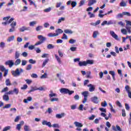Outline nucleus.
Wrapping results in <instances>:
<instances>
[{"label":"nucleus","mask_w":131,"mask_h":131,"mask_svg":"<svg viewBox=\"0 0 131 131\" xmlns=\"http://www.w3.org/2000/svg\"><path fill=\"white\" fill-rule=\"evenodd\" d=\"M20 57V53L19 51H16L15 54V59H19V57Z\"/></svg>","instance_id":"30"},{"label":"nucleus","mask_w":131,"mask_h":131,"mask_svg":"<svg viewBox=\"0 0 131 131\" xmlns=\"http://www.w3.org/2000/svg\"><path fill=\"white\" fill-rule=\"evenodd\" d=\"M3 100L4 101H6V102H8V101L10 100V97H9V95L6 94L3 95Z\"/></svg>","instance_id":"20"},{"label":"nucleus","mask_w":131,"mask_h":131,"mask_svg":"<svg viewBox=\"0 0 131 131\" xmlns=\"http://www.w3.org/2000/svg\"><path fill=\"white\" fill-rule=\"evenodd\" d=\"M13 94L14 93H15V95H18V94H19V89L17 88H14L13 90Z\"/></svg>","instance_id":"43"},{"label":"nucleus","mask_w":131,"mask_h":131,"mask_svg":"<svg viewBox=\"0 0 131 131\" xmlns=\"http://www.w3.org/2000/svg\"><path fill=\"white\" fill-rule=\"evenodd\" d=\"M82 95L83 96L84 98L82 101L83 104L88 102V97H89V91H84L82 93Z\"/></svg>","instance_id":"3"},{"label":"nucleus","mask_w":131,"mask_h":131,"mask_svg":"<svg viewBox=\"0 0 131 131\" xmlns=\"http://www.w3.org/2000/svg\"><path fill=\"white\" fill-rule=\"evenodd\" d=\"M125 90H126L127 93L130 92V88H129V86H128V85L125 86Z\"/></svg>","instance_id":"41"},{"label":"nucleus","mask_w":131,"mask_h":131,"mask_svg":"<svg viewBox=\"0 0 131 131\" xmlns=\"http://www.w3.org/2000/svg\"><path fill=\"white\" fill-rule=\"evenodd\" d=\"M125 109L126 110H127L128 111V110H129V105H128V104L127 103H125Z\"/></svg>","instance_id":"63"},{"label":"nucleus","mask_w":131,"mask_h":131,"mask_svg":"<svg viewBox=\"0 0 131 131\" xmlns=\"http://www.w3.org/2000/svg\"><path fill=\"white\" fill-rule=\"evenodd\" d=\"M50 94L49 95V96L50 99H52L53 97H57V94L54 93L52 90L50 91Z\"/></svg>","instance_id":"19"},{"label":"nucleus","mask_w":131,"mask_h":131,"mask_svg":"<svg viewBox=\"0 0 131 131\" xmlns=\"http://www.w3.org/2000/svg\"><path fill=\"white\" fill-rule=\"evenodd\" d=\"M38 38L40 40V41H42L43 42L47 39V38L45 37H43L42 35H40L38 36Z\"/></svg>","instance_id":"18"},{"label":"nucleus","mask_w":131,"mask_h":131,"mask_svg":"<svg viewBox=\"0 0 131 131\" xmlns=\"http://www.w3.org/2000/svg\"><path fill=\"white\" fill-rule=\"evenodd\" d=\"M123 15H124V16H127L128 17H130L131 16L130 13L128 12H123Z\"/></svg>","instance_id":"40"},{"label":"nucleus","mask_w":131,"mask_h":131,"mask_svg":"<svg viewBox=\"0 0 131 131\" xmlns=\"http://www.w3.org/2000/svg\"><path fill=\"white\" fill-rule=\"evenodd\" d=\"M25 81L27 82L28 84H30L32 82V80L29 79L25 80Z\"/></svg>","instance_id":"60"},{"label":"nucleus","mask_w":131,"mask_h":131,"mask_svg":"<svg viewBox=\"0 0 131 131\" xmlns=\"http://www.w3.org/2000/svg\"><path fill=\"white\" fill-rule=\"evenodd\" d=\"M52 126L55 128H60V125L58 123H54L52 125Z\"/></svg>","instance_id":"35"},{"label":"nucleus","mask_w":131,"mask_h":131,"mask_svg":"<svg viewBox=\"0 0 131 131\" xmlns=\"http://www.w3.org/2000/svg\"><path fill=\"white\" fill-rule=\"evenodd\" d=\"M64 32L66 33L67 34H72V33H73L72 30L69 29L64 30Z\"/></svg>","instance_id":"26"},{"label":"nucleus","mask_w":131,"mask_h":131,"mask_svg":"<svg viewBox=\"0 0 131 131\" xmlns=\"http://www.w3.org/2000/svg\"><path fill=\"white\" fill-rule=\"evenodd\" d=\"M49 62V58L46 59L43 62L42 64V67L43 68L46 65H47V63Z\"/></svg>","instance_id":"39"},{"label":"nucleus","mask_w":131,"mask_h":131,"mask_svg":"<svg viewBox=\"0 0 131 131\" xmlns=\"http://www.w3.org/2000/svg\"><path fill=\"white\" fill-rule=\"evenodd\" d=\"M122 116L123 117H125L126 116V114L125 113V110H122Z\"/></svg>","instance_id":"53"},{"label":"nucleus","mask_w":131,"mask_h":131,"mask_svg":"<svg viewBox=\"0 0 131 131\" xmlns=\"http://www.w3.org/2000/svg\"><path fill=\"white\" fill-rule=\"evenodd\" d=\"M88 88H89V92H94L95 91V86L92 84L88 85Z\"/></svg>","instance_id":"17"},{"label":"nucleus","mask_w":131,"mask_h":131,"mask_svg":"<svg viewBox=\"0 0 131 131\" xmlns=\"http://www.w3.org/2000/svg\"><path fill=\"white\" fill-rule=\"evenodd\" d=\"M126 22V29L128 31V33H131V21L130 20H125ZM129 25V26H128Z\"/></svg>","instance_id":"6"},{"label":"nucleus","mask_w":131,"mask_h":131,"mask_svg":"<svg viewBox=\"0 0 131 131\" xmlns=\"http://www.w3.org/2000/svg\"><path fill=\"white\" fill-rule=\"evenodd\" d=\"M60 92L61 94H64V95L68 94V95H69V96H71V95H72V94H74V91H70V90H69V89H66V88L60 89Z\"/></svg>","instance_id":"2"},{"label":"nucleus","mask_w":131,"mask_h":131,"mask_svg":"<svg viewBox=\"0 0 131 131\" xmlns=\"http://www.w3.org/2000/svg\"><path fill=\"white\" fill-rule=\"evenodd\" d=\"M50 100L51 102H55V101L58 102V101H59V98L54 97V98H50Z\"/></svg>","instance_id":"34"},{"label":"nucleus","mask_w":131,"mask_h":131,"mask_svg":"<svg viewBox=\"0 0 131 131\" xmlns=\"http://www.w3.org/2000/svg\"><path fill=\"white\" fill-rule=\"evenodd\" d=\"M88 15H90V18L95 17V14L94 13H92V12H88Z\"/></svg>","instance_id":"52"},{"label":"nucleus","mask_w":131,"mask_h":131,"mask_svg":"<svg viewBox=\"0 0 131 131\" xmlns=\"http://www.w3.org/2000/svg\"><path fill=\"white\" fill-rule=\"evenodd\" d=\"M16 129L18 130H20V129H21V124H18L16 125Z\"/></svg>","instance_id":"61"},{"label":"nucleus","mask_w":131,"mask_h":131,"mask_svg":"<svg viewBox=\"0 0 131 131\" xmlns=\"http://www.w3.org/2000/svg\"><path fill=\"white\" fill-rule=\"evenodd\" d=\"M62 21H65V18L64 17H61L59 18L58 21L57 22L58 24H60Z\"/></svg>","instance_id":"45"},{"label":"nucleus","mask_w":131,"mask_h":131,"mask_svg":"<svg viewBox=\"0 0 131 131\" xmlns=\"http://www.w3.org/2000/svg\"><path fill=\"white\" fill-rule=\"evenodd\" d=\"M62 33H63V30H62V29H57V30H56L55 33H49L48 34V36H49V37H55V36H58L59 34H61Z\"/></svg>","instance_id":"1"},{"label":"nucleus","mask_w":131,"mask_h":131,"mask_svg":"<svg viewBox=\"0 0 131 131\" xmlns=\"http://www.w3.org/2000/svg\"><path fill=\"white\" fill-rule=\"evenodd\" d=\"M36 24V21H31L30 23V26H34Z\"/></svg>","instance_id":"56"},{"label":"nucleus","mask_w":131,"mask_h":131,"mask_svg":"<svg viewBox=\"0 0 131 131\" xmlns=\"http://www.w3.org/2000/svg\"><path fill=\"white\" fill-rule=\"evenodd\" d=\"M17 25V23L16 21H13L11 24V28L9 30V32H14L15 30V26Z\"/></svg>","instance_id":"7"},{"label":"nucleus","mask_w":131,"mask_h":131,"mask_svg":"<svg viewBox=\"0 0 131 131\" xmlns=\"http://www.w3.org/2000/svg\"><path fill=\"white\" fill-rule=\"evenodd\" d=\"M96 3H97V0H90L88 3V6H93V5H94V4H96Z\"/></svg>","instance_id":"23"},{"label":"nucleus","mask_w":131,"mask_h":131,"mask_svg":"<svg viewBox=\"0 0 131 131\" xmlns=\"http://www.w3.org/2000/svg\"><path fill=\"white\" fill-rule=\"evenodd\" d=\"M28 88L27 84H24L23 87H21V90H26Z\"/></svg>","instance_id":"62"},{"label":"nucleus","mask_w":131,"mask_h":131,"mask_svg":"<svg viewBox=\"0 0 131 131\" xmlns=\"http://www.w3.org/2000/svg\"><path fill=\"white\" fill-rule=\"evenodd\" d=\"M78 65L80 67H82V66H86V61H79Z\"/></svg>","instance_id":"21"},{"label":"nucleus","mask_w":131,"mask_h":131,"mask_svg":"<svg viewBox=\"0 0 131 131\" xmlns=\"http://www.w3.org/2000/svg\"><path fill=\"white\" fill-rule=\"evenodd\" d=\"M20 64H21V59L20 58H17L14 62V65L18 66V65H20Z\"/></svg>","instance_id":"22"},{"label":"nucleus","mask_w":131,"mask_h":131,"mask_svg":"<svg viewBox=\"0 0 131 131\" xmlns=\"http://www.w3.org/2000/svg\"><path fill=\"white\" fill-rule=\"evenodd\" d=\"M110 34L112 36V37L115 38V39H118V36L117 35H116V34H115L114 31H110Z\"/></svg>","instance_id":"14"},{"label":"nucleus","mask_w":131,"mask_h":131,"mask_svg":"<svg viewBox=\"0 0 131 131\" xmlns=\"http://www.w3.org/2000/svg\"><path fill=\"white\" fill-rule=\"evenodd\" d=\"M6 84L7 86L12 85V83H11V81H10V79H7L5 81Z\"/></svg>","instance_id":"28"},{"label":"nucleus","mask_w":131,"mask_h":131,"mask_svg":"<svg viewBox=\"0 0 131 131\" xmlns=\"http://www.w3.org/2000/svg\"><path fill=\"white\" fill-rule=\"evenodd\" d=\"M29 102H30L31 101H32V97H28L27 99H25L24 100V103H27Z\"/></svg>","instance_id":"25"},{"label":"nucleus","mask_w":131,"mask_h":131,"mask_svg":"<svg viewBox=\"0 0 131 131\" xmlns=\"http://www.w3.org/2000/svg\"><path fill=\"white\" fill-rule=\"evenodd\" d=\"M5 65L8 66L10 68H12L14 65V61L13 60H7L5 62Z\"/></svg>","instance_id":"8"},{"label":"nucleus","mask_w":131,"mask_h":131,"mask_svg":"<svg viewBox=\"0 0 131 131\" xmlns=\"http://www.w3.org/2000/svg\"><path fill=\"white\" fill-rule=\"evenodd\" d=\"M20 32H24V31H28L30 30V27L23 26L19 29Z\"/></svg>","instance_id":"10"},{"label":"nucleus","mask_w":131,"mask_h":131,"mask_svg":"<svg viewBox=\"0 0 131 131\" xmlns=\"http://www.w3.org/2000/svg\"><path fill=\"white\" fill-rule=\"evenodd\" d=\"M20 119H21V116H16L15 119H14V122H18V121H19Z\"/></svg>","instance_id":"42"},{"label":"nucleus","mask_w":131,"mask_h":131,"mask_svg":"<svg viewBox=\"0 0 131 131\" xmlns=\"http://www.w3.org/2000/svg\"><path fill=\"white\" fill-rule=\"evenodd\" d=\"M10 129H11V126H8L4 127L3 131H7V130H10Z\"/></svg>","instance_id":"49"},{"label":"nucleus","mask_w":131,"mask_h":131,"mask_svg":"<svg viewBox=\"0 0 131 131\" xmlns=\"http://www.w3.org/2000/svg\"><path fill=\"white\" fill-rule=\"evenodd\" d=\"M14 39H15V36H11L10 37H9L8 38L7 41L10 42V41H12V40H14Z\"/></svg>","instance_id":"31"},{"label":"nucleus","mask_w":131,"mask_h":131,"mask_svg":"<svg viewBox=\"0 0 131 131\" xmlns=\"http://www.w3.org/2000/svg\"><path fill=\"white\" fill-rule=\"evenodd\" d=\"M120 7H126V3L124 2L123 0H122L120 3Z\"/></svg>","instance_id":"32"},{"label":"nucleus","mask_w":131,"mask_h":131,"mask_svg":"<svg viewBox=\"0 0 131 131\" xmlns=\"http://www.w3.org/2000/svg\"><path fill=\"white\" fill-rule=\"evenodd\" d=\"M74 123L75 126H76L77 127H82L83 126L82 124L81 123L75 121Z\"/></svg>","instance_id":"24"},{"label":"nucleus","mask_w":131,"mask_h":131,"mask_svg":"<svg viewBox=\"0 0 131 131\" xmlns=\"http://www.w3.org/2000/svg\"><path fill=\"white\" fill-rule=\"evenodd\" d=\"M11 106H12V104H7L4 106H3V109H9V108H11Z\"/></svg>","instance_id":"36"},{"label":"nucleus","mask_w":131,"mask_h":131,"mask_svg":"<svg viewBox=\"0 0 131 131\" xmlns=\"http://www.w3.org/2000/svg\"><path fill=\"white\" fill-rule=\"evenodd\" d=\"M91 101L93 102V103H94V104H98V103H99L98 98L96 96L91 98Z\"/></svg>","instance_id":"13"},{"label":"nucleus","mask_w":131,"mask_h":131,"mask_svg":"<svg viewBox=\"0 0 131 131\" xmlns=\"http://www.w3.org/2000/svg\"><path fill=\"white\" fill-rule=\"evenodd\" d=\"M98 34H99V32H98V31H94L93 32V38H97V37L98 36Z\"/></svg>","instance_id":"33"},{"label":"nucleus","mask_w":131,"mask_h":131,"mask_svg":"<svg viewBox=\"0 0 131 131\" xmlns=\"http://www.w3.org/2000/svg\"><path fill=\"white\" fill-rule=\"evenodd\" d=\"M89 64L90 65H93L94 64V60H87L86 61V64L88 65Z\"/></svg>","instance_id":"27"},{"label":"nucleus","mask_w":131,"mask_h":131,"mask_svg":"<svg viewBox=\"0 0 131 131\" xmlns=\"http://www.w3.org/2000/svg\"><path fill=\"white\" fill-rule=\"evenodd\" d=\"M71 4L72 8H74V7H76V5H77V3L75 1L71 2V1H69L67 2V5L68 6H69V5H71Z\"/></svg>","instance_id":"12"},{"label":"nucleus","mask_w":131,"mask_h":131,"mask_svg":"<svg viewBox=\"0 0 131 131\" xmlns=\"http://www.w3.org/2000/svg\"><path fill=\"white\" fill-rule=\"evenodd\" d=\"M14 18H11L9 20V21L2 23V24L3 25H8L10 23H12V21H14Z\"/></svg>","instance_id":"15"},{"label":"nucleus","mask_w":131,"mask_h":131,"mask_svg":"<svg viewBox=\"0 0 131 131\" xmlns=\"http://www.w3.org/2000/svg\"><path fill=\"white\" fill-rule=\"evenodd\" d=\"M55 48V46L53 45V44H49L47 46V49L48 50H51L52 49H54Z\"/></svg>","instance_id":"37"},{"label":"nucleus","mask_w":131,"mask_h":131,"mask_svg":"<svg viewBox=\"0 0 131 131\" xmlns=\"http://www.w3.org/2000/svg\"><path fill=\"white\" fill-rule=\"evenodd\" d=\"M42 125H47L49 127H52V124L51 123V122H48V121L45 120H42Z\"/></svg>","instance_id":"11"},{"label":"nucleus","mask_w":131,"mask_h":131,"mask_svg":"<svg viewBox=\"0 0 131 131\" xmlns=\"http://www.w3.org/2000/svg\"><path fill=\"white\" fill-rule=\"evenodd\" d=\"M123 12H122V13H119L117 15V18H123Z\"/></svg>","instance_id":"47"},{"label":"nucleus","mask_w":131,"mask_h":131,"mask_svg":"<svg viewBox=\"0 0 131 131\" xmlns=\"http://www.w3.org/2000/svg\"><path fill=\"white\" fill-rule=\"evenodd\" d=\"M69 43H75V42H76V40L73 39H70V40L69 41Z\"/></svg>","instance_id":"48"},{"label":"nucleus","mask_w":131,"mask_h":131,"mask_svg":"<svg viewBox=\"0 0 131 131\" xmlns=\"http://www.w3.org/2000/svg\"><path fill=\"white\" fill-rule=\"evenodd\" d=\"M1 71H2V72H4L3 75L4 77H6V76H7L9 73V70L6 69V68L4 67V66H1Z\"/></svg>","instance_id":"5"},{"label":"nucleus","mask_w":131,"mask_h":131,"mask_svg":"<svg viewBox=\"0 0 131 131\" xmlns=\"http://www.w3.org/2000/svg\"><path fill=\"white\" fill-rule=\"evenodd\" d=\"M24 129L25 131H29V126H28V125H25Z\"/></svg>","instance_id":"57"},{"label":"nucleus","mask_w":131,"mask_h":131,"mask_svg":"<svg viewBox=\"0 0 131 131\" xmlns=\"http://www.w3.org/2000/svg\"><path fill=\"white\" fill-rule=\"evenodd\" d=\"M29 62L30 64H35V63H36V61L35 60H33L32 59L29 60Z\"/></svg>","instance_id":"55"},{"label":"nucleus","mask_w":131,"mask_h":131,"mask_svg":"<svg viewBox=\"0 0 131 131\" xmlns=\"http://www.w3.org/2000/svg\"><path fill=\"white\" fill-rule=\"evenodd\" d=\"M47 112H48L49 114H51V113H52L53 110H52L51 107H49L47 111Z\"/></svg>","instance_id":"59"},{"label":"nucleus","mask_w":131,"mask_h":131,"mask_svg":"<svg viewBox=\"0 0 131 131\" xmlns=\"http://www.w3.org/2000/svg\"><path fill=\"white\" fill-rule=\"evenodd\" d=\"M35 91H46L45 88L43 87H39L37 88L36 86L35 87H32L31 89L29 91V93L30 94V93H32V92H35Z\"/></svg>","instance_id":"4"},{"label":"nucleus","mask_w":131,"mask_h":131,"mask_svg":"<svg viewBox=\"0 0 131 131\" xmlns=\"http://www.w3.org/2000/svg\"><path fill=\"white\" fill-rule=\"evenodd\" d=\"M55 59L57 60V62H58L59 63H61V59H60V57L57 54H55L54 55Z\"/></svg>","instance_id":"38"},{"label":"nucleus","mask_w":131,"mask_h":131,"mask_svg":"<svg viewBox=\"0 0 131 131\" xmlns=\"http://www.w3.org/2000/svg\"><path fill=\"white\" fill-rule=\"evenodd\" d=\"M68 37H67V35L65 33L63 34V36L61 37V39H68Z\"/></svg>","instance_id":"58"},{"label":"nucleus","mask_w":131,"mask_h":131,"mask_svg":"<svg viewBox=\"0 0 131 131\" xmlns=\"http://www.w3.org/2000/svg\"><path fill=\"white\" fill-rule=\"evenodd\" d=\"M10 18H11V16H7L3 18V20H5L6 22H7V21H9V19H10Z\"/></svg>","instance_id":"64"},{"label":"nucleus","mask_w":131,"mask_h":131,"mask_svg":"<svg viewBox=\"0 0 131 131\" xmlns=\"http://www.w3.org/2000/svg\"><path fill=\"white\" fill-rule=\"evenodd\" d=\"M27 64V61L25 60H21V66H25Z\"/></svg>","instance_id":"50"},{"label":"nucleus","mask_w":131,"mask_h":131,"mask_svg":"<svg viewBox=\"0 0 131 131\" xmlns=\"http://www.w3.org/2000/svg\"><path fill=\"white\" fill-rule=\"evenodd\" d=\"M121 32L124 35H126L127 34V31H126V29H122L121 30Z\"/></svg>","instance_id":"29"},{"label":"nucleus","mask_w":131,"mask_h":131,"mask_svg":"<svg viewBox=\"0 0 131 131\" xmlns=\"http://www.w3.org/2000/svg\"><path fill=\"white\" fill-rule=\"evenodd\" d=\"M41 29H42V26H39L36 28V31H40Z\"/></svg>","instance_id":"46"},{"label":"nucleus","mask_w":131,"mask_h":131,"mask_svg":"<svg viewBox=\"0 0 131 131\" xmlns=\"http://www.w3.org/2000/svg\"><path fill=\"white\" fill-rule=\"evenodd\" d=\"M21 72H20V70L19 69H16L15 71H13L12 72V74L13 75V76L16 77V76H19L20 75Z\"/></svg>","instance_id":"9"},{"label":"nucleus","mask_w":131,"mask_h":131,"mask_svg":"<svg viewBox=\"0 0 131 131\" xmlns=\"http://www.w3.org/2000/svg\"><path fill=\"white\" fill-rule=\"evenodd\" d=\"M101 105L102 107H106V106H107V102H106V101H104V102H102Z\"/></svg>","instance_id":"54"},{"label":"nucleus","mask_w":131,"mask_h":131,"mask_svg":"<svg viewBox=\"0 0 131 131\" xmlns=\"http://www.w3.org/2000/svg\"><path fill=\"white\" fill-rule=\"evenodd\" d=\"M51 10H52V8L51 7H49L45 9L44 12H45V13H49V12H51Z\"/></svg>","instance_id":"51"},{"label":"nucleus","mask_w":131,"mask_h":131,"mask_svg":"<svg viewBox=\"0 0 131 131\" xmlns=\"http://www.w3.org/2000/svg\"><path fill=\"white\" fill-rule=\"evenodd\" d=\"M64 116H65V113H61L60 114H56L55 116L56 118H58V119H60L61 118H62V117H64Z\"/></svg>","instance_id":"16"},{"label":"nucleus","mask_w":131,"mask_h":131,"mask_svg":"<svg viewBox=\"0 0 131 131\" xmlns=\"http://www.w3.org/2000/svg\"><path fill=\"white\" fill-rule=\"evenodd\" d=\"M31 68H32V64H30L27 66L26 69V70L29 71V70H31Z\"/></svg>","instance_id":"44"}]
</instances>
